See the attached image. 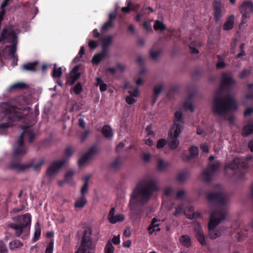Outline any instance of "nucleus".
Here are the masks:
<instances>
[{
    "label": "nucleus",
    "instance_id": "25",
    "mask_svg": "<svg viewBox=\"0 0 253 253\" xmlns=\"http://www.w3.org/2000/svg\"><path fill=\"white\" fill-rule=\"evenodd\" d=\"M158 220L156 218H153L151 223L148 228V230L150 234H152L154 231H159L160 228L159 227V224L158 223Z\"/></svg>",
    "mask_w": 253,
    "mask_h": 253
},
{
    "label": "nucleus",
    "instance_id": "12",
    "mask_svg": "<svg viewBox=\"0 0 253 253\" xmlns=\"http://www.w3.org/2000/svg\"><path fill=\"white\" fill-rule=\"evenodd\" d=\"M219 167L220 163L218 161H215L212 164H209L207 169L202 173V180L205 182H210L212 174L217 170Z\"/></svg>",
    "mask_w": 253,
    "mask_h": 253
},
{
    "label": "nucleus",
    "instance_id": "31",
    "mask_svg": "<svg viewBox=\"0 0 253 253\" xmlns=\"http://www.w3.org/2000/svg\"><path fill=\"white\" fill-rule=\"evenodd\" d=\"M21 242L18 240H15L9 243V248L12 251H16L22 246Z\"/></svg>",
    "mask_w": 253,
    "mask_h": 253
},
{
    "label": "nucleus",
    "instance_id": "28",
    "mask_svg": "<svg viewBox=\"0 0 253 253\" xmlns=\"http://www.w3.org/2000/svg\"><path fill=\"white\" fill-rule=\"evenodd\" d=\"M180 243L184 247L189 248L191 246V238L187 235H182L179 238Z\"/></svg>",
    "mask_w": 253,
    "mask_h": 253
},
{
    "label": "nucleus",
    "instance_id": "48",
    "mask_svg": "<svg viewBox=\"0 0 253 253\" xmlns=\"http://www.w3.org/2000/svg\"><path fill=\"white\" fill-rule=\"evenodd\" d=\"M88 191V183L84 182V185L82 186L81 190L82 196H85V194L87 193Z\"/></svg>",
    "mask_w": 253,
    "mask_h": 253
},
{
    "label": "nucleus",
    "instance_id": "62",
    "mask_svg": "<svg viewBox=\"0 0 253 253\" xmlns=\"http://www.w3.org/2000/svg\"><path fill=\"white\" fill-rule=\"evenodd\" d=\"M117 70L124 71L126 69V66L124 64L118 63L116 65Z\"/></svg>",
    "mask_w": 253,
    "mask_h": 253
},
{
    "label": "nucleus",
    "instance_id": "33",
    "mask_svg": "<svg viewBox=\"0 0 253 253\" xmlns=\"http://www.w3.org/2000/svg\"><path fill=\"white\" fill-rule=\"evenodd\" d=\"M27 87V85L25 84L22 82H19L15 83L8 88V90L9 91H11L14 89H21L25 88Z\"/></svg>",
    "mask_w": 253,
    "mask_h": 253
},
{
    "label": "nucleus",
    "instance_id": "16",
    "mask_svg": "<svg viewBox=\"0 0 253 253\" xmlns=\"http://www.w3.org/2000/svg\"><path fill=\"white\" fill-rule=\"evenodd\" d=\"M125 89H128L129 95L126 98V102L129 105H132L136 101V98L139 94V91L137 87H132L127 83L124 86Z\"/></svg>",
    "mask_w": 253,
    "mask_h": 253
},
{
    "label": "nucleus",
    "instance_id": "10",
    "mask_svg": "<svg viewBox=\"0 0 253 253\" xmlns=\"http://www.w3.org/2000/svg\"><path fill=\"white\" fill-rule=\"evenodd\" d=\"M160 187L156 181L150 180L147 182L143 180V204L146 203L152 194L159 191Z\"/></svg>",
    "mask_w": 253,
    "mask_h": 253
},
{
    "label": "nucleus",
    "instance_id": "41",
    "mask_svg": "<svg viewBox=\"0 0 253 253\" xmlns=\"http://www.w3.org/2000/svg\"><path fill=\"white\" fill-rule=\"evenodd\" d=\"M75 173L74 171L73 170H69L65 175V179L67 182H70L72 179L74 174Z\"/></svg>",
    "mask_w": 253,
    "mask_h": 253
},
{
    "label": "nucleus",
    "instance_id": "37",
    "mask_svg": "<svg viewBox=\"0 0 253 253\" xmlns=\"http://www.w3.org/2000/svg\"><path fill=\"white\" fill-rule=\"evenodd\" d=\"M37 62H34L33 63H28L27 64H24L23 65L22 68L25 70L34 71H35V66L37 64Z\"/></svg>",
    "mask_w": 253,
    "mask_h": 253
},
{
    "label": "nucleus",
    "instance_id": "43",
    "mask_svg": "<svg viewBox=\"0 0 253 253\" xmlns=\"http://www.w3.org/2000/svg\"><path fill=\"white\" fill-rule=\"evenodd\" d=\"M83 90L81 83H78L73 88V90L76 94H80Z\"/></svg>",
    "mask_w": 253,
    "mask_h": 253
},
{
    "label": "nucleus",
    "instance_id": "29",
    "mask_svg": "<svg viewBox=\"0 0 253 253\" xmlns=\"http://www.w3.org/2000/svg\"><path fill=\"white\" fill-rule=\"evenodd\" d=\"M122 164L123 162L122 159L120 158H118L113 160L110 166V168L112 170H116L121 167Z\"/></svg>",
    "mask_w": 253,
    "mask_h": 253
},
{
    "label": "nucleus",
    "instance_id": "35",
    "mask_svg": "<svg viewBox=\"0 0 253 253\" xmlns=\"http://www.w3.org/2000/svg\"><path fill=\"white\" fill-rule=\"evenodd\" d=\"M62 74V68L61 67L57 68L56 64H55L54 65L53 71L52 73L53 78H59L61 77Z\"/></svg>",
    "mask_w": 253,
    "mask_h": 253
},
{
    "label": "nucleus",
    "instance_id": "47",
    "mask_svg": "<svg viewBox=\"0 0 253 253\" xmlns=\"http://www.w3.org/2000/svg\"><path fill=\"white\" fill-rule=\"evenodd\" d=\"M167 141L165 139H161L157 142V147L158 149H161L163 148L166 145Z\"/></svg>",
    "mask_w": 253,
    "mask_h": 253
},
{
    "label": "nucleus",
    "instance_id": "34",
    "mask_svg": "<svg viewBox=\"0 0 253 253\" xmlns=\"http://www.w3.org/2000/svg\"><path fill=\"white\" fill-rule=\"evenodd\" d=\"M138 7L137 5H132L131 2H129L127 6L123 7L122 11L124 13H128L130 10L137 11Z\"/></svg>",
    "mask_w": 253,
    "mask_h": 253
},
{
    "label": "nucleus",
    "instance_id": "40",
    "mask_svg": "<svg viewBox=\"0 0 253 253\" xmlns=\"http://www.w3.org/2000/svg\"><path fill=\"white\" fill-rule=\"evenodd\" d=\"M183 211V205H179L175 208V211L173 213V215L174 216H178L182 213Z\"/></svg>",
    "mask_w": 253,
    "mask_h": 253
},
{
    "label": "nucleus",
    "instance_id": "1",
    "mask_svg": "<svg viewBox=\"0 0 253 253\" xmlns=\"http://www.w3.org/2000/svg\"><path fill=\"white\" fill-rule=\"evenodd\" d=\"M236 82L231 73L223 72L221 74L220 89L218 90L212 101V111L214 115L226 118L231 110H236L237 105L235 100L230 95L223 97L221 95L222 90L229 92Z\"/></svg>",
    "mask_w": 253,
    "mask_h": 253
},
{
    "label": "nucleus",
    "instance_id": "18",
    "mask_svg": "<svg viewBox=\"0 0 253 253\" xmlns=\"http://www.w3.org/2000/svg\"><path fill=\"white\" fill-rule=\"evenodd\" d=\"M98 151L96 147H92L90 148L88 152L83 155L78 161L80 167L83 166L86 162L90 160Z\"/></svg>",
    "mask_w": 253,
    "mask_h": 253
},
{
    "label": "nucleus",
    "instance_id": "60",
    "mask_svg": "<svg viewBox=\"0 0 253 253\" xmlns=\"http://www.w3.org/2000/svg\"><path fill=\"white\" fill-rule=\"evenodd\" d=\"M173 192V190L170 187H167L164 190L165 194L166 196H170Z\"/></svg>",
    "mask_w": 253,
    "mask_h": 253
},
{
    "label": "nucleus",
    "instance_id": "57",
    "mask_svg": "<svg viewBox=\"0 0 253 253\" xmlns=\"http://www.w3.org/2000/svg\"><path fill=\"white\" fill-rule=\"evenodd\" d=\"M192 158H193V157L190 154L187 155L183 154L182 155V159L185 162H188Z\"/></svg>",
    "mask_w": 253,
    "mask_h": 253
},
{
    "label": "nucleus",
    "instance_id": "63",
    "mask_svg": "<svg viewBox=\"0 0 253 253\" xmlns=\"http://www.w3.org/2000/svg\"><path fill=\"white\" fill-rule=\"evenodd\" d=\"M185 195V192L184 190H179L176 194V198L177 199H181L183 196Z\"/></svg>",
    "mask_w": 253,
    "mask_h": 253
},
{
    "label": "nucleus",
    "instance_id": "13",
    "mask_svg": "<svg viewBox=\"0 0 253 253\" xmlns=\"http://www.w3.org/2000/svg\"><path fill=\"white\" fill-rule=\"evenodd\" d=\"M172 130L171 128L169 132L167 143L170 149L174 150L177 148L179 145V142L177 138L181 130H180V126H178L177 127L174 129L173 134Z\"/></svg>",
    "mask_w": 253,
    "mask_h": 253
},
{
    "label": "nucleus",
    "instance_id": "53",
    "mask_svg": "<svg viewBox=\"0 0 253 253\" xmlns=\"http://www.w3.org/2000/svg\"><path fill=\"white\" fill-rule=\"evenodd\" d=\"M53 242L51 241L47 246L45 250V253H52L53 250Z\"/></svg>",
    "mask_w": 253,
    "mask_h": 253
},
{
    "label": "nucleus",
    "instance_id": "24",
    "mask_svg": "<svg viewBox=\"0 0 253 253\" xmlns=\"http://www.w3.org/2000/svg\"><path fill=\"white\" fill-rule=\"evenodd\" d=\"M235 17L233 15H230L223 26L224 31H228L233 29L234 26Z\"/></svg>",
    "mask_w": 253,
    "mask_h": 253
},
{
    "label": "nucleus",
    "instance_id": "59",
    "mask_svg": "<svg viewBox=\"0 0 253 253\" xmlns=\"http://www.w3.org/2000/svg\"><path fill=\"white\" fill-rule=\"evenodd\" d=\"M200 148L201 150L204 153H207L209 151V148L207 144H202L200 145Z\"/></svg>",
    "mask_w": 253,
    "mask_h": 253
},
{
    "label": "nucleus",
    "instance_id": "49",
    "mask_svg": "<svg viewBox=\"0 0 253 253\" xmlns=\"http://www.w3.org/2000/svg\"><path fill=\"white\" fill-rule=\"evenodd\" d=\"M187 178V174L185 172H182L179 174L177 177V180L179 182L184 181Z\"/></svg>",
    "mask_w": 253,
    "mask_h": 253
},
{
    "label": "nucleus",
    "instance_id": "11",
    "mask_svg": "<svg viewBox=\"0 0 253 253\" xmlns=\"http://www.w3.org/2000/svg\"><path fill=\"white\" fill-rule=\"evenodd\" d=\"M240 12L242 14V24L245 23V19L249 18L253 12V2L251 0H245L239 7Z\"/></svg>",
    "mask_w": 253,
    "mask_h": 253
},
{
    "label": "nucleus",
    "instance_id": "30",
    "mask_svg": "<svg viewBox=\"0 0 253 253\" xmlns=\"http://www.w3.org/2000/svg\"><path fill=\"white\" fill-rule=\"evenodd\" d=\"M102 133L106 138H111L113 136L112 128L108 126H105L102 129Z\"/></svg>",
    "mask_w": 253,
    "mask_h": 253
},
{
    "label": "nucleus",
    "instance_id": "39",
    "mask_svg": "<svg viewBox=\"0 0 253 253\" xmlns=\"http://www.w3.org/2000/svg\"><path fill=\"white\" fill-rule=\"evenodd\" d=\"M190 154L193 157H195L199 154L198 148L195 146H192L189 148Z\"/></svg>",
    "mask_w": 253,
    "mask_h": 253
},
{
    "label": "nucleus",
    "instance_id": "7",
    "mask_svg": "<svg viewBox=\"0 0 253 253\" xmlns=\"http://www.w3.org/2000/svg\"><path fill=\"white\" fill-rule=\"evenodd\" d=\"M99 237L98 234L96 238H94L91 229H85L82 238L81 245L76 253H95L97 241Z\"/></svg>",
    "mask_w": 253,
    "mask_h": 253
},
{
    "label": "nucleus",
    "instance_id": "15",
    "mask_svg": "<svg viewBox=\"0 0 253 253\" xmlns=\"http://www.w3.org/2000/svg\"><path fill=\"white\" fill-rule=\"evenodd\" d=\"M244 164L241 163L240 159L238 158L234 159L232 162L227 164L226 166L227 168L232 170H238L235 172V176L238 177L239 179H242L245 176V173L238 170L241 167H243Z\"/></svg>",
    "mask_w": 253,
    "mask_h": 253
},
{
    "label": "nucleus",
    "instance_id": "3",
    "mask_svg": "<svg viewBox=\"0 0 253 253\" xmlns=\"http://www.w3.org/2000/svg\"><path fill=\"white\" fill-rule=\"evenodd\" d=\"M21 109L14 106L3 105L0 106V121L4 123L0 124V130L12 126L14 122L22 118L27 114L21 111Z\"/></svg>",
    "mask_w": 253,
    "mask_h": 253
},
{
    "label": "nucleus",
    "instance_id": "61",
    "mask_svg": "<svg viewBox=\"0 0 253 253\" xmlns=\"http://www.w3.org/2000/svg\"><path fill=\"white\" fill-rule=\"evenodd\" d=\"M253 113V108H251V107L247 108L244 112V116H249Z\"/></svg>",
    "mask_w": 253,
    "mask_h": 253
},
{
    "label": "nucleus",
    "instance_id": "21",
    "mask_svg": "<svg viewBox=\"0 0 253 253\" xmlns=\"http://www.w3.org/2000/svg\"><path fill=\"white\" fill-rule=\"evenodd\" d=\"M79 66H75L71 71L67 79V82L70 85L73 84L80 77L81 74L79 72Z\"/></svg>",
    "mask_w": 253,
    "mask_h": 253
},
{
    "label": "nucleus",
    "instance_id": "45",
    "mask_svg": "<svg viewBox=\"0 0 253 253\" xmlns=\"http://www.w3.org/2000/svg\"><path fill=\"white\" fill-rule=\"evenodd\" d=\"M163 90V85L162 84H159L154 87V94L155 95H159L161 92Z\"/></svg>",
    "mask_w": 253,
    "mask_h": 253
},
{
    "label": "nucleus",
    "instance_id": "8",
    "mask_svg": "<svg viewBox=\"0 0 253 253\" xmlns=\"http://www.w3.org/2000/svg\"><path fill=\"white\" fill-rule=\"evenodd\" d=\"M22 133L19 136L15 145L13 148V155L15 157L24 156L27 152V148L23 144V138L28 137L29 141L31 143L35 137L33 130L29 126H23L22 127Z\"/></svg>",
    "mask_w": 253,
    "mask_h": 253
},
{
    "label": "nucleus",
    "instance_id": "27",
    "mask_svg": "<svg viewBox=\"0 0 253 253\" xmlns=\"http://www.w3.org/2000/svg\"><path fill=\"white\" fill-rule=\"evenodd\" d=\"M170 165V162L168 161H164L162 159H159L158 162L157 169L159 171H165L168 169Z\"/></svg>",
    "mask_w": 253,
    "mask_h": 253
},
{
    "label": "nucleus",
    "instance_id": "64",
    "mask_svg": "<svg viewBox=\"0 0 253 253\" xmlns=\"http://www.w3.org/2000/svg\"><path fill=\"white\" fill-rule=\"evenodd\" d=\"M131 234V229L129 227H127L126 229L124 231V235L126 237H129L130 236Z\"/></svg>",
    "mask_w": 253,
    "mask_h": 253
},
{
    "label": "nucleus",
    "instance_id": "54",
    "mask_svg": "<svg viewBox=\"0 0 253 253\" xmlns=\"http://www.w3.org/2000/svg\"><path fill=\"white\" fill-rule=\"evenodd\" d=\"M201 216V213L199 212H193L191 214L187 215V217L189 219H196Z\"/></svg>",
    "mask_w": 253,
    "mask_h": 253
},
{
    "label": "nucleus",
    "instance_id": "17",
    "mask_svg": "<svg viewBox=\"0 0 253 253\" xmlns=\"http://www.w3.org/2000/svg\"><path fill=\"white\" fill-rule=\"evenodd\" d=\"M66 163L65 160H59L54 162L48 168L46 174L49 176L56 174L61 167Z\"/></svg>",
    "mask_w": 253,
    "mask_h": 253
},
{
    "label": "nucleus",
    "instance_id": "52",
    "mask_svg": "<svg viewBox=\"0 0 253 253\" xmlns=\"http://www.w3.org/2000/svg\"><path fill=\"white\" fill-rule=\"evenodd\" d=\"M183 107L187 110H190L191 112L194 111V108L192 104L187 101H185L183 103Z\"/></svg>",
    "mask_w": 253,
    "mask_h": 253
},
{
    "label": "nucleus",
    "instance_id": "44",
    "mask_svg": "<svg viewBox=\"0 0 253 253\" xmlns=\"http://www.w3.org/2000/svg\"><path fill=\"white\" fill-rule=\"evenodd\" d=\"M74 153V149L71 147L68 148L66 149L65 152V158L63 160H65L67 162L66 159L70 158Z\"/></svg>",
    "mask_w": 253,
    "mask_h": 253
},
{
    "label": "nucleus",
    "instance_id": "51",
    "mask_svg": "<svg viewBox=\"0 0 253 253\" xmlns=\"http://www.w3.org/2000/svg\"><path fill=\"white\" fill-rule=\"evenodd\" d=\"M160 54L161 52L159 50L150 52V56L151 58L154 60H156L160 56Z\"/></svg>",
    "mask_w": 253,
    "mask_h": 253
},
{
    "label": "nucleus",
    "instance_id": "9",
    "mask_svg": "<svg viewBox=\"0 0 253 253\" xmlns=\"http://www.w3.org/2000/svg\"><path fill=\"white\" fill-rule=\"evenodd\" d=\"M113 37L109 36L102 38L101 39L102 46V51L101 52L94 55L92 59V62L93 64H98L108 55L107 48L111 44Z\"/></svg>",
    "mask_w": 253,
    "mask_h": 253
},
{
    "label": "nucleus",
    "instance_id": "36",
    "mask_svg": "<svg viewBox=\"0 0 253 253\" xmlns=\"http://www.w3.org/2000/svg\"><path fill=\"white\" fill-rule=\"evenodd\" d=\"M166 28V26L162 22H161L159 20H157L155 21V24L154 25V29L155 30L163 31L165 30Z\"/></svg>",
    "mask_w": 253,
    "mask_h": 253
},
{
    "label": "nucleus",
    "instance_id": "26",
    "mask_svg": "<svg viewBox=\"0 0 253 253\" xmlns=\"http://www.w3.org/2000/svg\"><path fill=\"white\" fill-rule=\"evenodd\" d=\"M252 133H253V123H249L243 127L242 135L245 137Z\"/></svg>",
    "mask_w": 253,
    "mask_h": 253
},
{
    "label": "nucleus",
    "instance_id": "32",
    "mask_svg": "<svg viewBox=\"0 0 253 253\" xmlns=\"http://www.w3.org/2000/svg\"><path fill=\"white\" fill-rule=\"evenodd\" d=\"M87 201L85 196H81L79 198L75 204L76 208H82L86 204Z\"/></svg>",
    "mask_w": 253,
    "mask_h": 253
},
{
    "label": "nucleus",
    "instance_id": "46",
    "mask_svg": "<svg viewBox=\"0 0 253 253\" xmlns=\"http://www.w3.org/2000/svg\"><path fill=\"white\" fill-rule=\"evenodd\" d=\"M113 22L111 20H108L107 22H106L102 26V30L104 31H106L108 30L109 28L113 26Z\"/></svg>",
    "mask_w": 253,
    "mask_h": 253
},
{
    "label": "nucleus",
    "instance_id": "42",
    "mask_svg": "<svg viewBox=\"0 0 253 253\" xmlns=\"http://www.w3.org/2000/svg\"><path fill=\"white\" fill-rule=\"evenodd\" d=\"M41 235V229L39 227L38 224H37V226L35 227V231L34 233V241L35 242L37 241L39 238L40 237Z\"/></svg>",
    "mask_w": 253,
    "mask_h": 253
},
{
    "label": "nucleus",
    "instance_id": "50",
    "mask_svg": "<svg viewBox=\"0 0 253 253\" xmlns=\"http://www.w3.org/2000/svg\"><path fill=\"white\" fill-rule=\"evenodd\" d=\"M251 72L250 70H247L246 69L243 70L239 74V78L240 79H244L247 76L249 75Z\"/></svg>",
    "mask_w": 253,
    "mask_h": 253
},
{
    "label": "nucleus",
    "instance_id": "56",
    "mask_svg": "<svg viewBox=\"0 0 253 253\" xmlns=\"http://www.w3.org/2000/svg\"><path fill=\"white\" fill-rule=\"evenodd\" d=\"M90 133V131L85 130L81 135V141H84Z\"/></svg>",
    "mask_w": 253,
    "mask_h": 253
},
{
    "label": "nucleus",
    "instance_id": "14",
    "mask_svg": "<svg viewBox=\"0 0 253 253\" xmlns=\"http://www.w3.org/2000/svg\"><path fill=\"white\" fill-rule=\"evenodd\" d=\"M44 163V161L43 159L40 160L37 162L32 164L31 166L22 165L18 162L12 163L10 165V168L17 171H21L29 167H32L35 170H38Z\"/></svg>",
    "mask_w": 253,
    "mask_h": 253
},
{
    "label": "nucleus",
    "instance_id": "4",
    "mask_svg": "<svg viewBox=\"0 0 253 253\" xmlns=\"http://www.w3.org/2000/svg\"><path fill=\"white\" fill-rule=\"evenodd\" d=\"M129 206L131 219L133 220L140 219L142 207V182L139 181L134 188Z\"/></svg>",
    "mask_w": 253,
    "mask_h": 253
},
{
    "label": "nucleus",
    "instance_id": "2",
    "mask_svg": "<svg viewBox=\"0 0 253 253\" xmlns=\"http://www.w3.org/2000/svg\"><path fill=\"white\" fill-rule=\"evenodd\" d=\"M208 200L210 202H214L217 204V207L211 213L208 224L209 236L212 239L219 237L221 233L214 228L224 220L227 215V208L226 206V196L223 191L212 192L207 195Z\"/></svg>",
    "mask_w": 253,
    "mask_h": 253
},
{
    "label": "nucleus",
    "instance_id": "23",
    "mask_svg": "<svg viewBox=\"0 0 253 253\" xmlns=\"http://www.w3.org/2000/svg\"><path fill=\"white\" fill-rule=\"evenodd\" d=\"M213 9L214 10V17L215 20L218 21L221 17V5L220 1L214 0L213 2Z\"/></svg>",
    "mask_w": 253,
    "mask_h": 253
},
{
    "label": "nucleus",
    "instance_id": "5",
    "mask_svg": "<svg viewBox=\"0 0 253 253\" xmlns=\"http://www.w3.org/2000/svg\"><path fill=\"white\" fill-rule=\"evenodd\" d=\"M1 41L4 42L12 43L11 46H6L4 53H7L13 58V66L17 64V58L15 57L14 53L16 50L17 43V35L15 29L12 26H8L4 28L1 33Z\"/></svg>",
    "mask_w": 253,
    "mask_h": 253
},
{
    "label": "nucleus",
    "instance_id": "38",
    "mask_svg": "<svg viewBox=\"0 0 253 253\" xmlns=\"http://www.w3.org/2000/svg\"><path fill=\"white\" fill-rule=\"evenodd\" d=\"M114 248L111 242H108L104 249V253H114Z\"/></svg>",
    "mask_w": 253,
    "mask_h": 253
},
{
    "label": "nucleus",
    "instance_id": "19",
    "mask_svg": "<svg viewBox=\"0 0 253 253\" xmlns=\"http://www.w3.org/2000/svg\"><path fill=\"white\" fill-rule=\"evenodd\" d=\"M194 231L195 233L196 237L200 244L203 246H206L207 242L205 240V235L202 227L199 224H197L195 225Z\"/></svg>",
    "mask_w": 253,
    "mask_h": 253
},
{
    "label": "nucleus",
    "instance_id": "22",
    "mask_svg": "<svg viewBox=\"0 0 253 253\" xmlns=\"http://www.w3.org/2000/svg\"><path fill=\"white\" fill-rule=\"evenodd\" d=\"M183 123L182 112L180 111H176L174 113V123L171 127V129H175V128L177 127L178 126H180V130H181L183 128Z\"/></svg>",
    "mask_w": 253,
    "mask_h": 253
},
{
    "label": "nucleus",
    "instance_id": "58",
    "mask_svg": "<svg viewBox=\"0 0 253 253\" xmlns=\"http://www.w3.org/2000/svg\"><path fill=\"white\" fill-rule=\"evenodd\" d=\"M7 250L2 242H0V253H7Z\"/></svg>",
    "mask_w": 253,
    "mask_h": 253
},
{
    "label": "nucleus",
    "instance_id": "55",
    "mask_svg": "<svg viewBox=\"0 0 253 253\" xmlns=\"http://www.w3.org/2000/svg\"><path fill=\"white\" fill-rule=\"evenodd\" d=\"M98 42L94 40H90L88 42V46L90 48L94 49L97 47Z\"/></svg>",
    "mask_w": 253,
    "mask_h": 253
},
{
    "label": "nucleus",
    "instance_id": "6",
    "mask_svg": "<svg viewBox=\"0 0 253 253\" xmlns=\"http://www.w3.org/2000/svg\"><path fill=\"white\" fill-rule=\"evenodd\" d=\"M16 223H9L8 226L15 231L17 237L23 235L24 237L28 236L31 222V217L29 214L26 213L23 215L13 218Z\"/></svg>",
    "mask_w": 253,
    "mask_h": 253
},
{
    "label": "nucleus",
    "instance_id": "20",
    "mask_svg": "<svg viewBox=\"0 0 253 253\" xmlns=\"http://www.w3.org/2000/svg\"><path fill=\"white\" fill-rule=\"evenodd\" d=\"M108 219L112 224H115L117 222H121L125 219V216L123 214H115V208H112L110 211L108 216Z\"/></svg>",
    "mask_w": 253,
    "mask_h": 253
}]
</instances>
